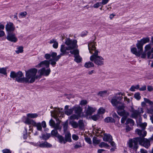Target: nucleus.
<instances>
[{
	"instance_id": "f257e3e1",
	"label": "nucleus",
	"mask_w": 153,
	"mask_h": 153,
	"mask_svg": "<svg viewBox=\"0 0 153 153\" xmlns=\"http://www.w3.org/2000/svg\"><path fill=\"white\" fill-rule=\"evenodd\" d=\"M149 39L148 37L143 38L140 40L138 41L136 44L138 51L136 48L133 47L131 49V52L137 56H140L141 58H145L146 55V52L149 51L151 48L152 46L150 44L146 45L145 47V52H143V46L144 44L149 42Z\"/></svg>"
},
{
	"instance_id": "f03ea898",
	"label": "nucleus",
	"mask_w": 153,
	"mask_h": 153,
	"mask_svg": "<svg viewBox=\"0 0 153 153\" xmlns=\"http://www.w3.org/2000/svg\"><path fill=\"white\" fill-rule=\"evenodd\" d=\"M88 49L90 53L93 54L90 57V60L98 66L103 65L104 59L102 56H98V51L96 50L94 42H89L88 44Z\"/></svg>"
},
{
	"instance_id": "7ed1b4c3",
	"label": "nucleus",
	"mask_w": 153,
	"mask_h": 153,
	"mask_svg": "<svg viewBox=\"0 0 153 153\" xmlns=\"http://www.w3.org/2000/svg\"><path fill=\"white\" fill-rule=\"evenodd\" d=\"M65 43L67 46L64 45H61L60 51L61 53L57 56L56 59V60H58L62 56L68 53V52H67V51H72V50H73L77 46V41L75 40H72L69 38H67L66 39Z\"/></svg>"
},
{
	"instance_id": "20e7f679",
	"label": "nucleus",
	"mask_w": 153,
	"mask_h": 153,
	"mask_svg": "<svg viewBox=\"0 0 153 153\" xmlns=\"http://www.w3.org/2000/svg\"><path fill=\"white\" fill-rule=\"evenodd\" d=\"M23 73L19 71L16 74V80L19 82H25V83H32L33 82V74H31V69L26 72V77L22 78Z\"/></svg>"
},
{
	"instance_id": "39448f33",
	"label": "nucleus",
	"mask_w": 153,
	"mask_h": 153,
	"mask_svg": "<svg viewBox=\"0 0 153 153\" xmlns=\"http://www.w3.org/2000/svg\"><path fill=\"white\" fill-rule=\"evenodd\" d=\"M62 109V108L61 109L59 108H56L53 111H51V116L55 118L57 121H58V122L53 127L55 128V129H56L57 130V129L60 130L61 129V127L59 126L60 123L58 117H60L63 115V112L61 111V110Z\"/></svg>"
},
{
	"instance_id": "423d86ee",
	"label": "nucleus",
	"mask_w": 153,
	"mask_h": 153,
	"mask_svg": "<svg viewBox=\"0 0 153 153\" xmlns=\"http://www.w3.org/2000/svg\"><path fill=\"white\" fill-rule=\"evenodd\" d=\"M31 74H33V82L36 79L41 78L42 75L48 76L51 71L50 69H46L45 68H43L38 71V73H39V75H36L37 70L36 68L31 69Z\"/></svg>"
},
{
	"instance_id": "0eeeda50",
	"label": "nucleus",
	"mask_w": 153,
	"mask_h": 153,
	"mask_svg": "<svg viewBox=\"0 0 153 153\" xmlns=\"http://www.w3.org/2000/svg\"><path fill=\"white\" fill-rule=\"evenodd\" d=\"M118 97H113L111 100V102L112 105L115 107V108L117 109V113L119 115H123V112H121V110L124 109L125 106L124 104L117 101Z\"/></svg>"
},
{
	"instance_id": "6e6552de",
	"label": "nucleus",
	"mask_w": 153,
	"mask_h": 153,
	"mask_svg": "<svg viewBox=\"0 0 153 153\" xmlns=\"http://www.w3.org/2000/svg\"><path fill=\"white\" fill-rule=\"evenodd\" d=\"M25 123L27 124H32L33 126H36L37 130L39 131L42 130V126L44 128H45L46 126V123L44 121L42 122L41 124L40 123H36L33 120L27 118Z\"/></svg>"
},
{
	"instance_id": "1a4fd4ad",
	"label": "nucleus",
	"mask_w": 153,
	"mask_h": 153,
	"mask_svg": "<svg viewBox=\"0 0 153 153\" xmlns=\"http://www.w3.org/2000/svg\"><path fill=\"white\" fill-rule=\"evenodd\" d=\"M57 56L56 53L52 52L51 54H46L45 55L44 57L46 59H50L51 57L52 59H50L49 61L51 62V65H54L56 64V62L58 61L56 60Z\"/></svg>"
},
{
	"instance_id": "9d476101",
	"label": "nucleus",
	"mask_w": 153,
	"mask_h": 153,
	"mask_svg": "<svg viewBox=\"0 0 153 153\" xmlns=\"http://www.w3.org/2000/svg\"><path fill=\"white\" fill-rule=\"evenodd\" d=\"M138 142H139V138H136L129 140L128 142L129 147L136 151L138 148Z\"/></svg>"
},
{
	"instance_id": "9b49d317",
	"label": "nucleus",
	"mask_w": 153,
	"mask_h": 153,
	"mask_svg": "<svg viewBox=\"0 0 153 153\" xmlns=\"http://www.w3.org/2000/svg\"><path fill=\"white\" fill-rule=\"evenodd\" d=\"M70 52L73 54L74 55V60L77 63L80 62L82 60V58L79 55V51L78 50L75 49L73 51H70Z\"/></svg>"
},
{
	"instance_id": "f8f14e48",
	"label": "nucleus",
	"mask_w": 153,
	"mask_h": 153,
	"mask_svg": "<svg viewBox=\"0 0 153 153\" xmlns=\"http://www.w3.org/2000/svg\"><path fill=\"white\" fill-rule=\"evenodd\" d=\"M98 133L101 134L100 135L102 136L103 135V139L104 141L110 142L112 141V137L110 134H105L101 131H98Z\"/></svg>"
},
{
	"instance_id": "ddd939ff",
	"label": "nucleus",
	"mask_w": 153,
	"mask_h": 153,
	"mask_svg": "<svg viewBox=\"0 0 153 153\" xmlns=\"http://www.w3.org/2000/svg\"><path fill=\"white\" fill-rule=\"evenodd\" d=\"M139 143L146 148H148L150 145L149 140L144 138H139Z\"/></svg>"
},
{
	"instance_id": "4468645a",
	"label": "nucleus",
	"mask_w": 153,
	"mask_h": 153,
	"mask_svg": "<svg viewBox=\"0 0 153 153\" xmlns=\"http://www.w3.org/2000/svg\"><path fill=\"white\" fill-rule=\"evenodd\" d=\"M48 60H45L42 61L38 65L36 66V67L37 68H40L41 67L44 68L45 67L46 68H48L49 66L50 62Z\"/></svg>"
},
{
	"instance_id": "2eb2a0df",
	"label": "nucleus",
	"mask_w": 153,
	"mask_h": 153,
	"mask_svg": "<svg viewBox=\"0 0 153 153\" xmlns=\"http://www.w3.org/2000/svg\"><path fill=\"white\" fill-rule=\"evenodd\" d=\"M7 38L9 41L12 42H15L17 40L15 34L13 33L8 32V35L7 37Z\"/></svg>"
},
{
	"instance_id": "dca6fc26",
	"label": "nucleus",
	"mask_w": 153,
	"mask_h": 153,
	"mask_svg": "<svg viewBox=\"0 0 153 153\" xmlns=\"http://www.w3.org/2000/svg\"><path fill=\"white\" fill-rule=\"evenodd\" d=\"M121 112H123V115H120L121 116H123L121 119V122L122 123H124L127 117L129 115V114L128 112L126 111L125 110H124V109L121 110Z\"/></svg>"
},
{
	"instance_id": "f3484780",
	"label": "nucleus",
	"mask_w": 153,
	"mask_h": 153,
	"mask_svg": "<svg viewBox=\"0 0 153 153\" xmlns=\"http://www.w3.org/2000/svg\"><path fill=\"white\" fill-rule=\"evenodd\" d=\"M6 29L7 31L8 32H11L14 30L15 29V27L13 26V23L9 22L7 24L6 26Z\"/></svg>"
},
{
	"instance_id": "a211bd4d",
	"label": "nucleus",
	"mask_w": 153,
	"mask_h": 153,
	"mask_svg": "<svg viewBox=\"0 0 153 153\" xmlns=\"http://www.w3.org/2000/svg\"><path fill=\"white\" fill-rule=\"evenodd\" d=\"M136 132L140 135L141 137H138L139 138H144L146 135V132L144 130H140L138 129H137L136 130Z\"/></svg>"
},
{
	"instance_id": "6ab92c4d",
	"label": "nucleus",
	"mask_w": 153,
	"mask_h": 153,
	"mask_svg": "<svg viewBox=\"0 0 153 153\" xmlns=\"http://www.w3.org/2000/svg\"><path fill=\"white\" fill-rule=\"evenodd\" d=\"M96 109L95 108L88 106L86 111V114L87 115H90L96 111Z\"/></svg>"
},
{
	"instance_id": "aec40b11",
	"label": "nucleus",
	"mask_w": 153,
	"mask_h": 153,
	"mask_svg": "<svg viewBox=\"0 0 153 153\" xmlns=\"http://www.w3.org/2000/svg\"><path fill=\"white\" fill-rule=\"evenodd\" d=\"M131 117L133 118H136L138 116L140 115V112L138 110L132 109L131 111Z\"/></svg>"
},
{
	"instance_id": "412c9836",
	"label": "nucleus",
	"mask_w": 153,
	"mask_h": 153,
	"mask_svg": "<svg viewBox=\"0 0 153 153\" xmlns=\"http://www.w3.org/2000/svg\"><path fill=\"white\" fill-rule=\"evenodd\" d=\"M73 108L75 113L80 116L82 110V108L79 106H75Z\"/></svg>"
},
{
	"instance_id": "4be33fe9",
	"label": "nucleus",
	"mask_w": 153,
	"mask_h": 153,
	"mask_svg": "<svg viewBox=\"0 0 153 153\" xmlns=\"http://www.w3.org/2000/svg\"><path fill=\"white\" fill-rule=\"evenodd\" d=\"M65 133V138L66 142H72L71 134L69 132H66Z\"/></svg>"
},
{
	"instance_id": "5701e85b",
	"label": "nucleus",
	"mask_w": 153,
	"mask_h": 153,
	"mask_svg": "<svg viewBox=\"0 0 153 153\" xmlns=\"http://www.w3.org/2000/svg\"><path fill=\"white\" fill-rule=\"evenodd\" d=\"M59 142L61 144H65L66 143L65 139L63 137L60 135H58L57 136Z\"/></svg>"
},
{
	"instance_id": "b1692460",
	"label": "nucleus",
	"mask_w": 153,
	"mask_h": 153,
	"mask_svg": "<svg viewBox=\"0 0 153 153\" xmlns=\"http://www.w3.org/2000/svg\"><path fill=\"white\" fill-rule=\"evenodd\" d=\"M50 44H53V46L54 48L56 49L57 48L58 46V43L55 39H52L49 42Z\"/></svg>"
},
{
	"instance_id": "393cba45",
	"label": "nucleus",
	"mask_w": 153,
	"mask_h": 153,
	"mask_svg": "<svg viewBox=\"0 0 153 153\" xmlns=\"http://www.w3.org/2000/svg\"><path fill=\"white\" fill-rule=\"evenodd\" d=\"M147 55L148 59H152L153 58V47L151 51L147 52Z\"/></svg>"
},
{
	"instance_id": "a878e982",
	"label": "nucleus",
	"mask_w": 153,
	"mask_h": 153,
	"mask_svg": "<svg viewBox=\"0 0 153 153\" xmlns=\"http://www.w3.org/2000/svg\"><path fill=\"white\" fill-rule=\"evenodd\" d=\"M52 145L47 142H45L40 144L39 146L40 147H51Z\"/></svg>"
},
{
	"instance_id": "bb28decb",
	"label": "nucleus",
	"mask_w": 153,
	"mask_h": 153,
	"mask_svg": "<svg viewBox=\"0 0 153 153\" xmlns=\"http://www.w3.org/2000/svg\"><path fill=\"white\" fill-rule=\"evenodd\" d=\"M78 124L79 128L80 129L83 130L85 126L82 120H79L78 121Z\"/></svg>"
},
{
	"instance_id": "cd10ccee",
	"label": "nucleus",
	"mask_w": 153,
	"mask_h": 153,
	"mask_svg": "<svg viewBox=\"0 0 153 153\" xmlns=\"http://www.w3.org/2000/svg\"><path fill=\"white\" fill-rule=\"evenodd\" d=\"M105 122L106 123H115V120L111 117H107L104 120Z\"/></svg>"
},
{
	"instance_id": "c85d7f7f",
	"label": "nucleus",
	"mask_w": 153,
	"mask_h": 153,
	"mask_svg": "<svg viewBox=\"0 0 153 153\" xmlns=\"http://www.w3.org/2000/svg\"><path fill=\"white\" fill-rule=\"evenodd\" d=\"M93 143L94 145H96L98 144L100 142V140L97 139V138L96 137H94L93 138Z\"/></svg>"
},
{
	"instance_id": "c756f323",
	"label": "nucleus",
	"mask_w": 153,
	"mask_h": 153,
	"mask_svg": "<svg viewBox=\"0 0 153 153\" xmlns=\"http://www.w3.org/2000/svg\"><path fill=\"white\" fill-rule=\"evenodd\" d=\"M84 66L85 68H88L94 67V65L92 62H89L86 63L85 64Z\"/></svg>"
},
{
	"instance_id": "7c9ffc66",
	"label": "nucleus",
	"mask_w": 153,
	"mask_h": 153,
	"mask_svg": "<svg viewBox=\"0 0 153 153\" xmlns=\"http://www.w3.org/2000/svg\"><path fill=\"white\" fill-rule=\"evenodd\" d=\"M70 124L74 128H76L78 126V123L74 121H70Z\"/></svg>"
},
{
	"instance_id": "2f4dec72",
	"label": "nucleus",
	"mask_w": 153,
	"mask_h": 153,
	"mask_svg": "<svg viewBox=\"0 0 153 153\" xmlns=\"http://www.w3.org/2000/svg\"><path fill=\"white\" fill-rule=\"evenodd\" d=\"M51 136V135L50 134L46 133L45 134H43L41 137L42 139L47 140Z\"/></svg>"
},
{
	"instance_id": "473e14b6",
	"label": "nucleus",
	"mask_w": 153,
	"mask_h": 153,
	"mask_svg": "<svg viewBox=\"0 0 153 153\" xmlns=\"http://www.w3.org/2000/svg\"><path fill=\"white\" fill-rule=\"evenodd\" d=\"M73 108L71 109H67L65 110V114L68 116H69L71 115L73 113Z\"/></svg>"
},
{
	"instance_id": "72a5a7b5",
	"label": "nucleus",
	"mask_w": 153,
	"mask_h": 153,
	"mask_svg": "<svg viewBox=\"0 0 153 153\" xmlns=\"http://www.w3.org/2000/svg\"><path fill=\"white\" fill-rule=\"evenodd\" d=\"M74 148L75 149H77L82 147V145L80 142H77L74 144Z\"/></svg>"
},
{
	"instance_id": "f704fd0d",
	"label": "nucleus",
	"mask_w": 153,
	"mask_h": 153,
	"mask_svg": "<svg viewBox=\"0 0 153 153\" xmlns=\"http://www.w3.org/2000/svg\"><path fill=\"white\" fill-rule=\"evenodd\" d=\"M27 116L28 118H35L38 117V115L36 114H27Z\"/></svg>"
},
{
	"instance_id": "c9c22d12",
	"label": "nucleus",
	"mask_w": 153,
	"mask_h": 153,
	"mask_svg": "<svg viewBox=\"0 0 153 153\" xmlns=\"http://www.w3.org/2000/svg\"><path fill=\"white\" fill-rule=\"evenodd\" d=\"M51 135L52 136H55L57 137L58 135H59L58 134V131L56 129H54L52 130L51 131Z\"/></svg>"
},
{
	"instance_id": "e433bc0d",
	"label": "nucleus",
	"mask_w": 153,
	"mask_h": 153,
	"mask_svg": "<svg viewBox=\"0 0 153 153\" xmlns=\"http://www.w3.org/2000/svg\"><path fill=\"white\" fill-rule=\"evenodd\" d=\"M79 116L78 115L74 114L69 117V119L71 120H73L76 119H78Z\"/></svg>"
},
{
	"instance_id": "4c0bfd02",
	"label": "nucleus",
	"mask_w": 153,
	"mask_h": 153,
	"mask_svg": "<svg viewBox=\"0 0 153 153\" xmlns=\"http://www.w3.org/2000/svg\"><path fill=\"white\" fill-rule=\"evenodd\" d=\"M129 123L131 124V126H133L134 125V123L132 119L129 118L127 120L126 124L127 125Z\"/></svg>"
},
{
	"instance_id": "58836bf2",
	"label": "nucleus",
	"mask_w": 153,
	"mask_h": 153,
	"mask_svg": "<svg viewBox=\"0 0 153 153\" xmlns=\"http://www.w3.org/2000/svg\"><path fill=\"white\" fill-rule=\"evenodd\" d=\"M99 146L100 147H104L108 148L109 146L106 143L104 142H102L99 145Z\"/></svg>"
},
{
	"instance_id": "ea45409f",
	"label": "nucleus",
	"mask_w": 153,
	"mask_h": 153,
	"mask_svg": "<svg viewBox=\"0 0 153 153\" xmlns=\"http://www.w3.org/2000/svg\"><path fill=\"white\" fill-rule=\"evenodd\" d=\"M63 125V129L64 133H65L66 132H68V131H67V130L68 126V122H65V123H64Z\"/></svg>"
},
{
	"instance_id": "a19ab883",
	"label": "nucleus",
	"mask_w": 153,
	"mask_h": 153,
	"mask_svg": "<svg viewBox=\"0 0 153 153\" xmlns=\"http://www.w3.org/2000/svg\"><path fill=\"white\" fill-rule=\"evenodd\" d=\"M100 117V116L98 114L94 115L91 117V119L95 121H96L99 119Z\"/></svg>"
},
{
	"instance_id": "79ce46f5",
	"label": "nucleus",
	"mask_w": 153,
	"mask_h": 153,
	"mask_svg": "<svg viewBox=\"0 0 153 153\" xmlns=\"http://www.w3.org/2000/svg\"><path fill=\"white\" fill-rule=\"evenodd\" d=\"M105 112V109L102 108H100L99 109L98 111V114H102Z\"/></svg>"
},
{
	"instance_id": "37998d69",
	"label": "nucleus",
	"mask_w": 153,
	"mask_h": 153,
	"mask_svg": "<svg viewBox=\"0 0 153 153\" xmlns=\"http://www.w3.org/2000/svg\"><path fill=\"white\" fill-rule=\"evenodd\" d=\"M139 87L140 86L138 85H137L135 86H132L130 88V90L132 91H134L135 89H138L139 88Z\"/></svg>"
},
{
	"instance_id": "c03bdc74",
	"label": "nucleus",
	"mask_w": 153,
	"mask_h": 153,
	"mask_svg": "<svg viewBox=\"0 0 153 153\" xmlns=\"http://www.w3.org/2000/svg\"><path fill=\"white\" fill-rule=\"evenodd\" d=\"M85 141L88 144H92V141L90 137H86L85 138Z\"/></svg>"
},
{
	"instance_id": "a18cd8bd",
	"label": "nucleus",
	"mask_w": 153,
	"mask_h": 153,
	"mask_svg": "<svg viewBox=\"0 0 153 153\" xmlns=\"http://www.w3.org/2000/svg\"><path fill=\"white\" fill-rule=\"evenodd\" d=\"M144 100L145 102L149 104L150 105H153V102L149 99L146 98H144Z\"/></svg>"
},
{
	"instance_id": "49530a36",
	"label": "nucleus",
	"mask_w": 153,
	"mask_h": 153,
	"mask_svg": "<svg viewBox=\"0 0 153 153\" xmlns=\"http://www.w3.org/2000/svg\"><path fill=\"white\" fill-rule=\"evenodd\" d=\"M139 126L142 128V130H144L147 126V123H141L139 124Z\"/></svg>"
},
{
	"instance_id": "de8ad7c7",
	"label": "nucleus",
	"mask_w": 153,
	"mask_h": 153,
	"mask_svg": "<svg viewBox=\"0 0 153 153\" xmlns=\"http://www.w3.org/2000/svg\"><path fill=\"white\" fill-rule=\"evenodd\" d=\"M23 51V47H20L18 48V50L16 51V52L19 53H21Z\"/></svg>"
},
{
	"instance_id": "09e8293b",
	"label": "nucleus",
	"mask_w": 153,
	"mask_h": 153,
	"mask_svg": "<svg viewBox=\"0 0 153 153\" xmlns=\"http://www.w3.org/2000/svg\"><path fill=\"white\" fill-rule=\"evenodd\" d=\"M102 4L101 2H97L94 4L93 7L94 8H97Z\"/></svg>"
},
{
	"instance_id": "8fccbe9b",
	"label": "nucleus",
	"mask_w": 153,
	"mask_h": 153,
	"mask_svg": "<svg viewBox=\"0 0 153 153\" xmlns=\"http://www.w3.org/2000/svg\"><path fill=\"white\" fill-rule=\"evenodd\" d=\"M107 91H100L98 93V95L101 96H103L105 94L107 93Z\"/></svg>"
},
{
	"instance_id": "3c124183",
	"label": "nucleus",
	"mask_w": 153,
	"mask_h": 153,
	"mask_svg": "<svg viewBox=\"0 0 153 153\" xmlns=\"http://www.w3.org/2000/svg\"><path fill=\"white\" fill-rule=\"evenodd\" d=\"M17 73L13 71H12L11 72L10 74V76L13 78L16 77Z\"/></svg>"
},
{
	"instance_id": "603ef678",
	"label": "nucleus",
	"mask_w": 153,
	"mask_h": 153,
	"mask_svg": "<svg viewBox=\"0 0 153 153\" xmlns=\"http://www.w3.org/2000/svg\"><path fill=\"white\" fill-rule=\"evenodd\" d=\"M135 98L137 100H139L140 98V94L139 93H136L134 95Z\"/></svg>"
},
{
	"instance_id": "864d4df0",
	"label": "nucleus",
	"mask_w": 153,
	"mask_h": 153,
	"mask_svg": "<svg viewBox=\"0 0 153 153\" xmlns=\"http://www.w3.org/2000/svg\"><path fill=\"white\" fill-rule=\"evenodd\" d=\"M49 124L51 126L53 127L55 124V123L52 119H51L49 121Z\"/></svg>"
},
{
	"instance_id": "5fc2aeb1",
	"label": "nucleus",
	"mask_w": 153,
	"mask_h": 153,
	"mask_svg": "<svg viewBox=\"0 0 153 153\" xmlns=\"http://www.w3.org/2000/svg\"><path fill=\"white\" fill-rule=\"evenodd\" d=\"M72 137L73 139L75 140H77L79 138V137L75 134H73L72 135Z\"/></svg>"
},
{
	"instance_id": "6e6d98bb",
	"label": "nucleus",
	"mask_w": 153,
	"mask_h": 153,
	"mask_svg": "<svg viewBox=\"0 0 153 153\" xmlns=\"http://www.w3.org/2000/svg\"><path fill=\"white\" fill-rule=\"evenodd\" d=\"M0 73L4 74H6V70L4 68H0Z\"/></svg>"
},
{
	"instance_id": "4d7b16f0",
	"label": "nucleus",
	"mask_w": 153,
	"mask_h": 153,
	"mask_svg": "<svg viewBox=\"0 0 153 153\" xmlns=\"http://www.w3.org/2000/svg\"><path fill=\"white\" fill-rule=\"evenodd\" d=\"M147 89L149 91L151 92L153 90V87L151 85H148L147 87Z\"/></svg>"
},
{
	"instance_id": "13d9d810",
	"label": "nucleus",
	"mask_w": 153,
	"mask_h": 153,
	"mask_svg": "<svg viewBox=\"0 0 153 153\" xmlns=\"http://www.w3.org/2000/svg\"><path fill=\"white\" fill-rule=\"evenodd\" d=\"M147 112L148 114H153V109L152 108L148 109Z\"/></svg>"
},
{
	"instance_id": "bf43d9fd",
	"label": "nucleus",
	"mask_w": 153,
	"mask_h": 153,
	"mask_svg": "<svg viewBox=\"0 0 153 153\" xmlns=\"http://www.w3.org/2000/svg\"><path fill=\"white\" fill-rule=\"evenodd\" d=\"M27 15V13L26 12H21L20 14V15L22 17H25Z\"/></svg>"
},
{
	"instance_id": "052dcab7",
	"label": "nucleus",
	"mask_w": 153,
	"mask_h": 153,
	"mask_svg": "<svg viewBox=\"0 0 153 153\" xmlns=\"http://www.w3.org/2000/svg\"><path fill=\"white\" fill-rule=\"evenodd\" d=\"M87 103V101L86 100H82L81 101L80 104L81 105H85Z\"/></svg>"
},
{
	"instance_id": "680f3d73",
	"label": "nucleus",
	"mask_w": 153,
	"mask_h": 153,
	"mask_svg": "<svg viewBox=\"0 0 153 153\" xmlns=\"http://www.w3.org/2000/svg\"><path fill=\"white\" fill-rule=\"evenodd\" d=\"M146 89V86L144 85L139 88V90L140 91H144Z\"/></svg>"
},
{
	"instance_id": "e2e57ef3",
	"label": "nucleus",
	"mask_w": 153,
	"mask_h": 153,
	"mask_svg": "<svg viewBox=\"0 0 153 153\" xmlns=\"http://www.w3.org/2000/svg\"><path fill=\"white\" fill-rule=\"evenodd\" d=\"M3 153H11L9 150L6 149L2 151Z\"/></svg>"
},
{
	"instance_id": "0e129e2a",
	"label": "nucleus",
	"mask_w": 153,
	"mask_h": 153,
	"mask_svg": "<svg viewBox=\"0 0 153 153\" xmlns=\"http://www.w3.org/2000/svg\"><path fill=\"white\" fill-rule=\"evenodd\" d=\"M5 35V33L2 30H0V37L4 36Z\"/></svg>"
},
{
	"instance_id": "69168bd1",
	"label": "nucleus",
	"mask_w": 153,
	"mask_h": 153,
	"mask_svg": "<svg viewBox=\"0 0 153 153\" xmlns=\"http://www.w3.org/2000/svg\"><path fill=\"white\" fill-rule=\"evenodd\" d=\"M109 1V0H102L101 4H106Z\"/></svg>"
},
{
	"instance_id": "338daca9",
	"label": "nucleus",
	"mask_w": 153,
	"mask_h": 153,
	"mask_svg": "<svg viewBox=\"0 0 153 153\" xmlns=\"http://www.w3.org/2000/svg\"><path fill=\"white\" fill-rule=\"evenodd\" d=\"M127 132L130 131L131 130V128L128 126H126V128Z\"/></svg>"
},
{
	"instance_id": "774afa93",
	"label": "nucleus",
	"mask_w": 153,
	"mask_h": 153,
	"mask_svg": "<svg viewBox=\"0 0 153 153\" xmlns=\"http://www.w3.org/2000/svg\"><path fill=\"white\" fill-rule=\"evenodd\" d=\"M140 152L141 153H147V152L146 150L143 149H140Z\"/></svg>"
}]
</instances>
